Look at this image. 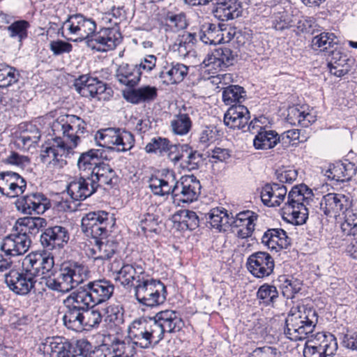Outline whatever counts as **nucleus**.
<instances>
[{
	"instance_id": "58836bf2",
	"label": "nucleus",
	"mask_w": 357,
	"mask_h": 357,
	"mask_svg": "<svg viewBox=\"0 0 357 357\" xmlns=\"http://www.w3.org/2000/svg\"><path fill=\"white\" fill-rule=\"evenodd\" d=\"M279 296L277 287L268 283H264L259 286L256 293L257 299L265 307H274Z\"/></svg>"
},
{
	"instance_id": "a211bd4d",
	"label": "nucleus",
	"mask_w": 357,
	"mask_h": 357,
	"mask_svg": "<svg viewBox=\"0 0 357 357\" xmlns=\"http://www.w3.org/2000/svg\"><path fill=\"white\" fill-rule=\"evenodd\" d=\"M164 178L151 176L149 179V187L151 191L157 196L164 197L171 195L174 199L178 192V185L176 174L173 171L167 170L162 173Z\"/></svg>"
},
{
	"instance_id": "f8f14e48",
	"label": "nucleus",
	"mask_w": 357,
	"mask_h": 357,
	"mask_svg": "<svg viewBox=\"0 0 357 357\" xmlns=\"http://www.w3.org/2000/svg\"><path fill=\"white\" fill-rule=\"evenodd\" d=\"M155 328H158V335L161 340L165 333H176L181 332L185 326V322L179 312L165 310L157 312L151 317Z\"/></svg>"
},
{
	"instance_id": "603ef678",
	"label": "nucleus",
	"mask_w": 357,
	"mask_h": 357,
	"mask_svg": "<svg viewBox=\"0 0 357 357\" xmlns=\"http://www.w3.org/2000/svg\"><path fill=\"white\" fill-rule=\"evenodd\" d=\"M195 36L194 33L183 34L173 45L174 51L178 52L180 57L185 58L192 50Z\"/></svg>"
},
{
	"instance_id": "473e14b6",
	"label": "nucleus",
	"mask_w": 357,
	"mask_h": 357,
	"mask_svg": "<svg viewBox=\"0 0 357 357\" xmlns=\"http://www.w3.org/2000/svg\"><path fill=\"white\" fill-rule=\"evenodd\" d=\"M259 127L260 129L253 139V146L256 149H271L280 142V137L276 131Z\"/></svg>"
},
{
	"instance_id": "a18cd8bd",
	"label": "nucleus",
	"mask_w": 357,
	"mask_h": 357,
	"mask_svg": "<svg viewBox=\"0 0 357 357\" xmlns=\"http://www.w3.org/2000/svg\"><path fill=\"white\" fill-rule=\"evenodd\" d=\"M135 146V137L130 131L121 129L114 139V146L111 150L117 152H126Z\"/></svg>"
},
{
	"instance_id": "774afa93",
	"label": "nucleus",
	"mask_w": 357,
	"mask_h": 357,
	"mask_svg": "<svg viewBox=\"0 0 357 357\" xmlns=\"http://www.w3.org/2000/svg\"><path fill=\"white\" fill-rule=\"evenodd\" d=\"M3 162L5 164L15 166L20 169H24L26 166L30 164V159L29 157L20 155L17 152L11 151Z\"/></svg>"
},
{
	"instance_id": "bf43d9fd",
	"label": "nucleus",
	"mask_w": 357,
	"mask_h": 357,
	"mask_svg": "<svg viewBox=\"0 0 357 357\" xmlns=\"http://www.w3.org/2000/svg\"><path fill=\"white\" fill-rule=\"evenodd\" d=\"M120 130L121 128H107L100 130L96 135V139L103 141V144L100 146L107 147L111 150L114 146V139L116 137Z\"/></svg>"
},
{
	"instance_id": "49530a36",
	"label": "nucleus",
	"mask_w": 357,
	"mask_h": 357,
	"mask_svg": "<svg viewBox=\"0 0 357 357\" xmlns=\"http://www.w3.org/2000/svg\"><path fill=\"white\" fill-rule=\"evenodd\" d=\"M172 132L178 135H185L192 128V121L188 114L179 112L171 121Z\"/></svg>"
},
{
	"instance_id": "b1692460",
	"label": "nucleus",
	"mask_w": 357,
	"mask_h": 357,
	"mask_svg": "<svg viewBox=\"0 0 357 357\" xmlns=\"http://www.w3.org/2000/svg\"><path fill=\"white\" fill-rule=\"evenodd\" d=\"M213 14L220 21L234 20L241 15V6L236 0H216Z\"/></svg>"
},
{
	"instance_id": "680f3d73",
	"label": "nucleus",
	"mask_w": 357,
	"mask_h": 357,
	"mask_svg": "<svg viewBox=\"0 0 357 357\" xmlns=\"http://www.w3.org/2000/svg\"><path fill=\"white\" fill-rule=\"evenodd\" d=\"M88 255L95 261L111 259L116 251L112 247H88Z\"/></svg>"
},
{
	"instance_id": "c03bdc74",
	"label": "nucleus",
	"mask_w": 357,
	"mask_h": 357,
	"mask_svg": "<svg viewBox=\"0 0 357 357\" xmlns=\"http://www.w3.org/2000/svg\"><path fill=\"white\" fill-rule=\"evenodd\" d=\"M208 215L207 222L212 228L216 229L219 231H225L227 225H229L231 217L227 211L214 208L210 211Z\"/></svg>"
},
{
	"instance_id": "bb28decb",
	"label": "nucleus",
	"mask_w": 357,
	"mask_h": 357,
	"mask_svg": "<svg viewBox=\"0 0 357 357\" xmlns=\"http://www.w3.org/2000/svg\"><path fill=\"white\" fill-rule=\"evenodd\" d=\"M103 154V150L96 149L80 153L77 161L79 175H90L102 162L104 158Z\"/></svg>"
},
{
	"instance_id": "0e129e2a",
	"label": "nucleus",
	"mask_w": 357,
	"mask_h": 357,
	"mask_svg": "<svg viewBox=\"0 0 357 357\" xmlns=\"http://www.w3.org/2000/svg\"><path fill=\"white\" fill-rule=\"evenodd\" d=\"M20 227H25L29 231L34 229L38 230L47 224L45 219L40 217H25L17 220Z\"/></svg>"
},
{
	"instance_id": "f3484780",
	"label": "nucleus",
	"mask_w": 357,
	"mask_h": 357,
	"mask_svg": "<svg viewBox=\"0 0 357 357\" xmlns=\"http://www.w3.org/2000/svg\"><path fill=\"white\" fill-rule=\"evenodd\" d=\"M26 188V181L18 173L12 171L0 172V193L13 198L22 195Z\"/></svg>"
},
{
	"instance_id": "ea45409f",
	"label": "nucleus",
	"mask_w": 357,
	"mask_h": 357,
	"mask_svg": "<svg viewBox=\"0 0 357 357\" xmlns=\"http://www.w3.org/2000/svg\"><path fill=\"white\" fill-rule=\"evenodd\" d=\"M261 243L264 245H290L289 238L282 229H268L261 236Z\"/></svg>"
},
{
	"instance_id": "6e6d98bb",
	"label": "nucleus",
	"mask_w": 357,
	"mask_h": 357,
	"mask_svg": "<svg viewBox=\"0 0 357 357\" xmlns=\"http://www.w3.org/2000/svg\"><path fill=\"white\" fill-rule=\"evenodd\" d=\"M170 144L169 140L167 138L155 137L146 145L145 151L148 153L163 155L168 151Z\"/></svg>"
},
{
	"instance_id": "6e6552de",
	"label": "nucleus",
	"mask_w": 357,
	"mask_h": 357,
	"mask_svg": "<svg viewBox=\"0 0 357 357\" xmlns=\"http://www.w3.org/2000/svg\"><path fill=\"white\" fill-rule=\"evenodd\" d=\"M114 225V219L104 211L86 213L82 219V229L85 235L95 240L96 245H102V239L109 234L108 226Z\"/></svg>"
},
{
	"instance_id": "f704fd0d",
	"label": "nucleus",
	"mask_w": 357,
	"mask_h": 357,
	"mask_svg": "<svg viewBox=\"0 0 357 357\" xmlns=\"http://www.w3.org/2000/svg\"><path fill=\"white\" fill-rule=\"evenodd\" d=\"M188 26L185 15L183 13H174L168 11L162 17L160 26L165 32L176 33Z\"/></svg>"
},
{
	"instance_id": "423d86ee",
	"label": "nucleus",
	"mask_w": 357,
	"mask_h": 357,
	"mask_svg": "<svg viewBox=\"0 0 357 357\" xmlns=\"http://www.w3.org/2000/svg\"><path fill=\"white\" fill-rule=\"evenodd\" d=\"M348 201L341 194L328 193L323 196L320 202V209L327 216H335L340 212H346L345 221L342 225V231L347 236H355L357 234L356 214L347 208Z\"/></svg>"
},
{
	"instance_id": "4468645a",
	"label": "nucleus",
	"mask_w": 357,
	"mask_h": 357,
	"mask_svg": "<svg viewBox=\"0 0 357 357\" xmlns=\"http://www.w3.org/2000/svg\"><path fill=\"white\" fill-rule=\"evenodd\" d=\"M22 266L25 269L27 268L33 270L31 273H33L36 279L41 275L45 280L54 268V256L52 252L45 250L31 252L24 258Z\"/></svg>"
},
{
	"instance_id": "09e8293b",
	"label": "nucleus",
	"mask_w": 357,
	"mask_h": 357,
	"mask_svg": "<svg viewBox=\"0 0 357 357\" xmlns=\"http://www.w3.org/2000/svg\"><path fill=\"white\" fill-rule=\"evenodd\" d=\"M112 357H133L136 354L135 344L128 342L126 343L118 338H115L109 344Z\"/></svg>"
},
{
	"instance_id": "f03ea898",
	"label": "nucleus",
	"mask_w": 357,
	"mask_h": 357,
	"mask_svg": "<svg viewBox=\"0 0 357 357\" xmlns=\"http://www.w3.org/2000/svg\"><path fill=\"white\" fill-rule=\"evenodd\" d=\"M86 123L79 116L73 114L59 116L52 125L56 136L49 145L43 146L41 153L43 162L63 167L66 164L63 159L80 142V136L86 131Z\"/></svg>"
},
{
	"instance_id": "ddd939ff",
	"label": "nucleus",
	"mask_w": 357,
	"mask_h": 357,
	"mask_svg": "<svg viewBox=\"0 0 357 357\" xmlns=\"http://www.w3.org/2000/svg\"><path fill=\"white\" fill-rule=\"evenodd\" d=\"M250 114L248 109L241 104H234L231 106L224 115V123L231 129L251 131L255 127H259V119L255 118L249 122Z\"/></svg>"
},
{
	"instance_id": "c85d7f7f",
	"label": "nucleus",
	"mask_w": 357,
	"mask_h": 357,
	"mask_svg": "<svg viewBox=\"0 0 357 357\" xmlns=\"http://www.w3.org/2000/svg\"><path fill=\"white\" fill-rule=\"evenodd\" d=\"M70 238L68 230L62 226L56 225L45 229L40 235V241L43 245H63L67 243Z\"/></svg>"
},
{
	"instance_id": "9b49d317",
	"label": "nucleus",
	"mask_w": 357,
	"mask_h": 357,
	"mask_svg": "<svg viewBox=\"0 0 357 357\" xmlns=\"http://www.w3.org/2000/svg\"><path fill=\"white\" fill-rule=\"evenodd\" d=\"M33 270L25 269L22 266L11 269L5 275V282L9 289L18 296H26L35 290L36 279L31 273Z\"/></svg>"
},
{
	"instance_id": "f257e3e1",
	"label": "nucleus",
	"mask_w": 357,
	"mask_h": 357,
	"mask_svg": "<svg viewBox=\"0 0 357 357\" xmlns=\"http://www.w3.org/2000/svg\"><path fill=\"white\" fill-rule=\"evenodd\" d=\"M318 323V314L312 307H298V311L291 309L284 321L283 333L291 341H301L306 338L304 357H332L337 349L335 336L330 333H312Z\"/></svg>"
},
{
	"instance_id": "69168bd1",
	"label": "nucleus",
	"mask_w": 357,
	"mask_h": 357,
	"mask_svg": "<svg viewBox=\"0 0 357 357\" xmlns=\"http://www.w3.org/2000/svg\"><path fill=\"white\" fill-rule=\"evenodd\" d=\"M345 171L347 170L344 167V163L338 162L329 166V168L325 173V176L328 179L344 182L345 181V176H344L343 173Z\"/></svg>"
},
{
	"instance_id": "c756f323",
	"label": "nucleus",
	"mask_w": 357,
	"mask_h": 357,
	"mask_svg": "<svg viewBox=\"0 0 357 357\" xmlns=\"http://www.w3.org/2000/svg\"><path fill=\"white\" fill-rule=\"evenodd\" d=\"M90 177L92 181L96 182L95 185L97 189L107 185L109 188L113 187V179L116 177V174L112 167L102 160V162L96 167V169L91 172Z\"/></svg>"
},
{
	"instance_id": "7c9ffc66",
	"label": "nucleus",
	"mask_w": 357,
	"mask_h": 357,
	"mask_svg": "<svg viewBox=\"0 0 357 357\" xmlns=\"http://www.w3.org/2000/svg\"><path fill=\"white\" fill-rule=\"evenodd\" d=\"M284 298L292 299L302 289L303 281L292 275H280L275 280Z\"/></svg>"
},
{
	"instance_id": "2eb2a0df",
	"label": "nucleus",
	"mask_w": 357,
	"mask_h": 357,
	"mask_svg": "<svg viewBox=\"0 0 357 357\" xmlns=\"http://www.w3.org/2000/svg\"><path fill=\"white\" fill-rule=\"evenodd\" d=\"M50 199L41 192H32L17 199L16 208L24 214L44 213L50 207Z\"/></svg>"
},
{
	"instance_id": "dca6fc26",
	"label": "nucleus",
	"mask_w": 357,
	"mask_h": 357,
	"mask_svg": "<svg viewBox=\"0 0 357 357\" xmlns=\"http://www.w3.org/2000/svg\"><path fill=\"white\" fill-rule=\"evenodd\" d=\"M247 268L254 277L264 278L269 276L273 272L275 262L268 252H257L248 259Z\"/></svg>"
},
{
	"instance_id": "cd10ccee",
	"label": "nucleus",
	"mask_w": 357,
	"mask_h": 357,
	"mask_svg": "<svg viewBox=\"0 0 357 357\" xmlns=\"http://www.w3.org/2000/svg\"><path fill=\"white\" fill-rule=\"evenodd\" d=\"M157 96V88L150 85L130 89L123 93V98L128 102L135 105H138L142 102H150L154 100Z\"/></svg>"
},
{
	"instance_id": "864d4df0",
	"label": "nucleus",
	"mask_w": 357,
	"mask_h": 357,
	"mask_svg": "<svg viewBox=\"0 0 357 357\" xmlns=\"http://www.w3.org/2000/svg\"><path fill=\"white\" fill-rule=\"evenodd\" d=\"M6 247H0L4 254L0 253V272L8 269L13 261L11 257L20 256L25 253L30 247H13V249H5Z\"/></svg>"
},
{
	"instance_id": "39448f33",
	"label": "nucleus",
	"mask_w": 357,
	"mask_h": 357,
	"mask_svg": "<svg viewBox=\"0 0 357 357\" xmlns=\"http://www.w3.org/2000/svg\"><path fill=\"white\" fill-rule=\"evenodd\" d=\"M313 195L312 190L305 184L297 185L291 188L282 208L291 223L302 225L306 222L308 218L307 205Z\"/></svg>"
},
{
	"instance_id": "8fccbe9b",
	"label": "nucleus",
	"mask_w": 357,
	"mask_h": 357,
	"mask_svg": "<svg viewBox=\"0 0 357 357\" xmlns=\"http://www.w3.org/2000/svg\"><path fill=\"white\" fill-rule=\"evenodd\" d=\"M105 321L110 327L120 328L124 323V309L121 305H110L105 309Z\"/></svg>"
},
{
	"instance_id": "338daca9",
	"label": "nucleus",
	"mask_w": 357,
	"mask_h": 357,
	"mask_svg": "<svg viewBox=\"0 0 357 357\" xmlns=\"http://www.w3.org/2000/svg\"><path fill=\"white\" fill-rule=\"evenodd\" d=\"M94 82L93 77L89 75H82L78 78L75 79L73 86L75 91L80 94L82 97H85L89 91L90 85L91 82Z\"/></svg>"
},
{
	"instance_id": "13d9d810",
	"label": "nucleus",
	"mask_w": 357,
	"mask_h": 357,
	"mask_svg": "<svg viewBox=\"0 0 357 357\" xmlns=\"http://www.w3.org/2000/svg\"><path fill=\"white\" fill-rule=\"evenodd\" d=\"M342 333L340 335L341 344L342 347L351 349H357V328L347 327Z\"/></svg>"
},
{
	"instance_id": "a878e982",
	"label": "nucleus",
	"mask_w": 357,
	"mask_h": 357,
	"mask_svg": "<svg viewBox=\"0 0 357 357\" xmlns=\"http://www.w3.org/2000/svg\"><path fill=\"white\" fill-rule=\"evenodd\" d=\"M287 189L280 183H266L261 189V199L268 207L279 206L284 200Z\"/></svg>"
},
{
	"instance_id": "a19ab883",
	"label": "nucleus",
	"mask_w": 357,
	"mask_h": 357,
	"mask_svg": "<svg viewBox=\"0 0 357 357\" xmlns=\"http://www.w3.org/2000/svg\"><path fill=\"white\" fill-rule=\"evenodd\" d=\"M86 301V309H84L83 314V330H89L91 328H98L102 319L101 311L96 308L97 305Z\"/></svg>"
},
{
	"instance_id": "393cba45",
	"label": "nucleus",
	"mask_w": 357,
	"mask_h": 357,
	"mask_svg": "<svg viewBox=\"0 0 357 357\" xmlns=\"http://www.w3.org/2000/svg\"><path fill=\"white\" fill-rule=\"evenodd\" d=\"M75 357H107L112 355L111 348L109 344L102 343L100 345L93 347L86 339H80L75 342Z\"/></svg>"
},
{
	"instance_id": "0eeeda50",
	"label": "nucleus",
	"mask_w": 357,
	"mask_h": 357,
	"mask_svg": "<svg viewBox=\"0 0 357 357\" xmlns=\"http://www.w3.org/2000/svg\"><path fill=\"white\" fill-rule=\"evenodd\" d=\"M151 317H142L134 320L128 329V337L132 344L141 349H149L157 345L161 339L158 328H155Z\"/></svg>"
},
{
	"instance_id": "20e7f679",
	"label": "nucleus",
	"mask_w": 357,
	"mask_h": 357,
	"mask_svg": "<svg viewBox=\"0 0 357 357\" xmlns=\"http://www.w3.org/2000/svg\"><path fill=\"white\" fill-rule=\"evenodd\" d=\"M84 266L77 262H64L58 269H52L45 278V285L51 290L68 292L83 284Z\"/></svg>"
},
{
	"instance_id": "37998d69",
	"label": "nucleus",
	"mask_w": 357,
	"mask_h": 357,
	"mask_svg": "<svg viewBox=\"0 0 357 357\" xmlns=\"http://www.w3.org/2000/svg\"><path fill=\"white\" fill-rule=\"evenodd\" d=\"M258 217L257 213L252 211H243L237 213L235 217L231 216L229 226L236 229L248 228V226L255 228Z\"/></svg>"
},
{
	"instance_id": "e433bc0d",
	"label": "nucleus",
	"mask_w": 357,
	"mask_h": 357,
	"mask_svg": "<svg viewBox=\"0 0 357 357\" xmlns=\"http://www.w3.org/2000/svg\"><path fill=\"white\" fill-rule=\"evenodd\" d=\"M174 223H178L181 229L194 230L199 227V218L193 211L188 209L180 210L172 216Z\"/></svg>"
},
{
	"instance_id": "c9c22d12",
	"label": "nucleus",
	"mask_w": 357,
	"mask_h": 357,
	"mask_svg": "<svg viewBox=\"0 0 357 357\" xmlns=\"http://www.w3.org/2000/svg\"><path fill=\"white\" fill-rule=\"evenodd\" d=\"M162 286L165 285L160 280L144 278V277L138 275L137 283L134 286L135 296L137 301H139L146 294H153L155 289H160Z\"/></svg>"
},
{
	"instance_id": "9d476101",
	"label": "nucleus",
	"mask_w": 357,
	"mask_h": 357,
	"mask_svg": "<svg viewBox=\"0 0 357 357\" xmlns=\"http://www.w3.org/2000/svg\"><path fill=\"white\" fill-rule=\"evenodd\" d=\"M86 301L99 305L107 301L114 294V285L105 278L95 280L77 288Z\"/></svg>"
},
{
	"instance_id": "72a5a7b5",
	"label": "nucleus",
	"mask_w": 357,
	"mask_h": 357,
	"mask_svg": "<svg viewBox=\"0 0 357 357\" xmlns=\"http://www.w3.org/2000/svg\"><path fill=\"white\" fill-rule=\"evenodd\" d=\"M30 26V23L28 21L17 20H14L10 25L6 26L4 30L6 31L9 38L16 42L20 48L23 45V42L28 38Z\"/></svg>"
},
{
	"instance_id": "6ab92c4d",
	"label": "nucleus",
	"mask_w": 357,
	"mask_h": 357,
	"mask_svg": "<svg viewBox=\"0 0 357 357\" xmlns=\"http://www.w3.org/2000/svg\"><path fill=\"white\" fill-rule=\"evenodd\" d=\"M178 192L175 199L183 203H191L197 199L202 185L194 175L182 176L177 182Z\"/></svg>"
},
{
	"instance_id": "4c0bfd02",
	"label": "nucleus",
	"mask_w": 357,
	"mask_h": 357,
	"mask_svg": "<svg viewBox=\"0 0 357 357\" xmlns=\"http://www.w3.org/2000/svg\"><path fill=\"white\" fill-rule=\"evenodd\" d=\"M338 39L333 33L322 32L312 39L311 46L314 51L324 53V55L338 44Z\"/></svg>"
},
{
	"instance_id": "e2e57ef3",
	"label": "nucleus",
	"mask_w": 357,
	"mask_h": 357,
	"mask_svg": "<svg viewBox=\"0 0 357 357\" xmlns=\"http://www.w3.org/2000/svg\"><path fill=\"white\" fill-rule=\"evenodd\" d=\"M190 149V146L188 144H170L168 147V151L165 153L167 155L168 158L174 165L180 161L184 156V153H188Z\"/></svg>"
},
{
	"instance_id": "aec40b11",
	"label": "nucleus",
	"mask_w": 357,
	"mask_h": 357,
	"mask_svg": "<svg viewBox=\"0 0 357 357\" xmlns=\"http://www.w3.org/2000/svg\"><path fill=\"white\" fill-rule=\"evenodd\" d=\"M75 343L63 342L61 337H48L39 345L38 350L45 356L56 353V357H75Z\"/></svg>"
},
{
	"instance_id": "052dcab7",
	"label": "nucleus",
	"mask_w": 357,
	"mask_h": 357,
	"mask_svg": "<svg viewBox=\"0 0 357 357\" xmlns=\"http://www.w3.org/2000/svg\"><path fill=\"white\" fill-rule=\"evenodd\" d=\"M94 82H91L92 84L90 85L89 92L86 95L85 98L92 99L95 98L98 100L102 99L101 95L104 93H107L109 94V92H107V90L111 91L110 88L107 87V84L101 80H99L97 77H93Z\"/></svg>"
},
{
	"instance_id": "4d7b16f0",
	"label": "nucleus",
	"mask_w": 357,
	"mask_h": 357,
	"mask_svg": "<svg viewBox=\"0 0 357 357\" xmlns=\"http://www.w3.org/2000/svg\"><path fill=\"white\" fill-rule=\"evenodd\" d=\"M185 153L187 154V158L184 161L183 167L190 171L199 169L204 165V160L208 158L206 154L201 153L197 151H193L190 146L188 153Z\"/></svg>"
},
{
	"instance_id": "1a4fd4ad",
	"label": "nucleus",
	"mask_w": 357,
	"mask_h": 357,
	"mask_svg": "<svg viewBox=\"0 0 357 357\" xmlns=\"http://www.w3.org/2000/svg\"><path fill=\"white\" fill-rule=\"evenodd\" d=\"M86 301L76 289L63 300V324L69 330H83V314L86 309Z\"/></svg>"
},
{
	"instance_id": "79ce46f5",
	"label": "nucleus",
	"mask_w": 357,
	"mask_h": 357,
	"mask_svg": "<svg viewBox=\"0 0 357 357\" xmlns=\"http://www.w3.org/2000/svg\"><path fill=\"white\" fill-rule=\"evenodd\" d=\"M222 96L225 104L231 107L241 104L245 99L246 91L241 86L229 85L223 89Z\"/></svg>"
},
{
	"instance_id": "3c124183",
	"label": "nucleus",
	"mask_w": 357,
	"mask_h": 357,
	"mask_svg": "<svg viewBox=\"0 0 357 357\" xmlns=\"http://www.w3.org/2000/svg\"><path fill=\"white\" fill-rule=\"evenodd\" d=\"M167 291L166 286L160 289H155L153 294H146L144 298L137 301L138 303L146 307L153 308L163 304L167 299Z\"/></svg>"
},
{
	"instance_id": "7ed1b4c3",
	"label": "nucleus",
	"mask_w": 357,
	"mask_h": 357,
	"mask_svg": "<svg viewBox=\"0 0 357 357\" xmlns=\"http://www.w3.org/2000/svg\"><path fill=\"white\" fill-rule=\"evenodd\" d=\"M67 27L70 34L75 35L77 38L73 41L82 42L86 40L88 47L96 49L99 52H107L114 50L121 43L122 36L116 28H102L96 31L97 24L96 21L82 13L69 15L63 22L59 33L63 35V28Z\"/></svg>"
},
{
	"instance_id": "412c9836",
	"label": "nucleus",
	"mask_w": 357,
	"mask_h": 357,
	"mask_svg": "<svg viewBox=\"0 0 357 357\" xmlns=\"http://www.w3.org/2000/svg\"><path fill=\"white\" fill-rule=\"evenodd\" d=\"M95 184L89 175H79L69 183L67 192L73 200H84L97 191Z\"/></svg>"
},
{
	"instance_id": "5701e85b",
	"label": "nucleus",
	"mask_w": 357,
	"mask_h": 357,
	"mask_svg": "<svg viewBox=\"0 0 357 357\" xmlns=\"http://www.w3.org/2000/svg\"><path fill=\"white\" fill-rule=\"evenodd\" d=\"M237 52L232 50L226 45L215 48L211 55L204 60L206 66H213V68H226L234 65L237 61Z\"/></svg>"
},
{
	"instance_id": "de8ad7c7",
	"label": "nucleus",
	"mask_w": 357,
	"mask_h": 357,
	"mask_svg": "<svg viewBox=\"0 0 357 357\" xmlns=\"http://www.w3.org/2000/svg\"><path fill=\"white\" fill-rule=\"evenodd\" d=\"M20 77V74L15 68L0 63V88H6L17 83Z\"/></svg>"
},
{
	"instance_id": "4be33fe9",
	"label": "nucleus",
	"mask_w": 357,
	"mask_h": 357,
	"mask_svg": "<svg viewBox=\"0 0 357 357\" xmlns=\"http://www.w3.org/2000/svg\"><path fill=\"white\" fill-rule=\"evenodd\" d=\"M332 48L327 54L328 68L331 74L336 77H342L347 74L351 66L354 63V59H351L344 54L338 47V44Z\"/></svg>"
},
{
	"instance_id": "2f4dec72",
	"label": "nucleus",
	"mask_w": 357,
	"mask_h": 357,
	"mask_svg": "<svg viewBox=\"0 0 357 357\" xmlns=\"http://www.w3.org/2000/svg\"><path fill=\"white\" fill-rule=\"evenodd\" d=\"M142 73L135 65L128 63L121 64L116 72L117 80L123 85L134 87L140 81Z\"/></svg>"
},
{
	"instance_id": "5fc2aeb1",
	"label": "nucleus",
	"mask_w": 357,
	"mask_h": 357,
	"mask_svg": "<svg viewBox=\"0 0 357 357\" xmlns=\"http://www.w3.org/2000/svg\"><path fill=\"white\" fill-rule=\"evenodd\" d=\"M116 273L118 275L116 280H119L122 285L134 287L137 283V276H135L133 264H123Z\"/></svg>"
}]
</instances>
